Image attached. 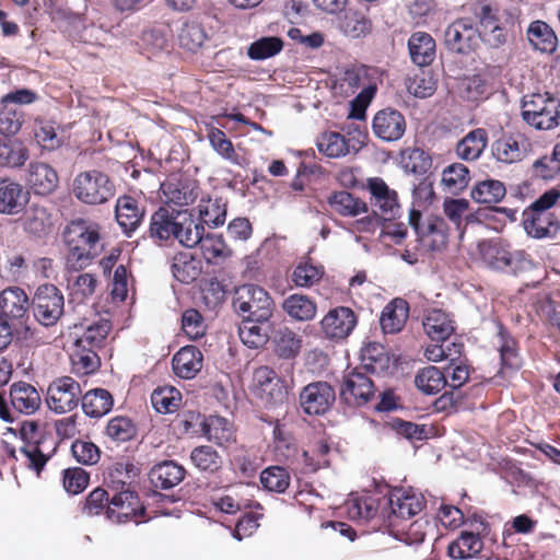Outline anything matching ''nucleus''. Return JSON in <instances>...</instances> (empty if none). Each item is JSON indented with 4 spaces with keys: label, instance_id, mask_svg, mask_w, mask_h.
I'll return each mask as SVG.
<instances>
[{
    "label": "nucleus",
    "instance_id": "nucleus-30",
    "mask_svg": "<svg viewBox=\"0 0 560 560\" xmlns=\"http://www.w3.org/2000/svg\"><path fill=\"white\" fill-rule=\"evenodd\" d=\"M13 408L25 415L34 413L42 404L40 395L34 386L25 382L14 383L10 388Z\"/></svg>",
    "mask_w": 560,
    "mask_h": 560
},
{
    "label": "nucleus",
    "instance_id": "nucleus-40",
    "mask_svg": "<svg viewBox=\"0 0 560 560\" xmlns=\"http://www.w3.org/2000/svg\"><path fill=\"white\" fill-rule=\"evenodd\" d=\"M110 331V323L101 318L97 322L86 325L84 331L77 338L74 347L78 349H100L105 343Z\"/></svg>",
    "mask_w": 560,
    "mask_h": 560
},
{
    "label": "nucleus",
    "instance_id": "nucleus-22",
    "mask_svg": "<svg viewBox=\"0 0 560 560\" xmlns=\"http://www.w3.org/2000/svg\"><path fill=\"white\" fill-rule=\"evenodd\" d=\"M388 503L393 517L408 520L424 508V498L413 490L395 489L390 492Z\"/></svg>",
    "mask_w": 560,
    "mask_h": 560
},
{
    "label": "nucleus",
    "instance_id": "nucleus-11",
    "mask_svg": "<svg viewBox=\"0 0 560 560\" xmlns=\"http://www.w3.org/2000/svg\"><path fill=\"white\" fill-rule=\"evenodd\" d=\"M80 397V384L70 376H61L49 384L46 404L51 411L66 413L77 408Z\"/></svg>",
    "mask_w": 560,
    "mask_h": 560
},
{
    "label": "nucleus",
    "instance_id": "nucleus-48",
    "mask_svg": "<svg viewBox=\"0 0 560 560\" xmlns=\"http://www.w3.org/2000/svg\"><path fill=\"white\" fill-rule=\"evenodd\" d=\"M415 384L427 395H434L447 385L446 375L436 366H428L418 372Z\"/></svg>",
    "mask_w": 560,
    "mask_h": 560
},
{
    "label": "nucleus",
    "instance_id": "nucleus-19",
    "mask_svg": "<svg viewBox=\"0 0 560 560\" xmlns=\"http://www.w3.org/2000/svg\"><path fill=\"white\" fill-rule=\"evenodd\" d=\"M143 513L144 508L140 505L137 494L129 489L115 493L106 510L107 517L116 523L131 521Z\"/></svg>",
    "mask_w": 560,
    "mask_h": 560
},
{
    "label": "nucleus",
    "instance_id": "nucleus-23",
    "mask_svg": "<svg viewBox=\"0 0 560 560\" xmlns=\"http://www.w3.org/2000/svg\"><path fill=\"white\" fill-rule=\"evenodd\" d=\"M357 317L348 307H337L329 311L320 325L326 337L331 339L346 338L354 328Z\"/></svg>",
    "mask_w": 560,
    "mask_h": 560
},
{
    "label": "nucleus",
    "instance_id": "nucleus-39",
    "mask_svg": "<svg viewBox=\"0 0 560 560\" xmlns=\"http://www.w3.org/2000/svg\"><path fill=\"white\" fill-rule=\"evenodd\" d=\"M282 308L291 318L300 322L312 320L317 312V306L313 299L298 293L285 298Z\"/></svg>",
    "mask_w": 560,
    "mask_h": 560
},
{
    "label": "nucleus",
    "instance_id": "nucleus-43",
    "mask_svg": "<svg viewBox=\"0 0 560 560\" xmlns=\"http://www.w3.org/2000/svg\"><path fill=\"white\" fill-rule=\"evenodd\" d=\"M28 158V149L21 140L0 139V167H20Z\"/></svg>",
    "mask_w": 560,
    "mask_h": 560
},
{
    "label": "nucleus",
    "instance_id": "nucleus-54",
    "mask_svg": "<svg viewBox=\"0 0 560 560\" xmlns=\"http://www.w3.org/2000/svg\"><path fill=\"white\" fill-rule=\"evenodd\" d=\"M283 48V42L279 37H261L248 47L247 55L253 60H264L279 54Z\"/></svg>",
    "mask_w": 560,
    "mask_h": 560
},
{
    "label": "nucleus",
    "instance_id": "nucleus-14",
    "mask_svg": "<svg viewBox=\"0 0 560 560\" xmlns=\"http://www.w3.org/2000/svg\"><path fill=\"white\" fill-rule=\"evenodd\" d=\"M445 47L456 54L468 55L478 46V31L470 19H458L444 31Z\"/></svg>",
    "mask_w": 560,
    "mask_h": 560
},
{
    "label": "nucleus",
    "instance_id": "nucleus-44",
    "mask_svg": "<svg viewBox=\"0 0 560 560\" xmlns=\"http://www.w3.org/2000/svg\"><path fill=\"white\" fill-rule=\"evenodd\" d=\"M202 432L209 441L218 445H225L234 441L233 425L225 418L213 416L202 423Z\"/></svg>",
    "mask_w": 560,
    "mask_h": 560
},
{
    "label": "nucleus",
    "instance_id": "nucleus-7",
    "mask_svg": "<svg viewBox=\"0 0 560 560\" xmlns=\"http://www.w3.org/2000/svg\"><path fill=\"white\" fill-rule=\"evenodd\" d=\"M72 191L84 203L101 205L114 196L115 188L106 174L92 170L75 176Z\"/></svg>",
    "mask_w": 560,
    "mask_h": 560
},
{
    "label": "nucleus",
    "instance_id": "nucleus-21",
    "mask_svg": "<svg viewBox=\"0 0 560 560\" xmlns=\"http://www.w3.org/2000/svg\"><path fill=\"white\" fill-rule=\"evenodd\" d=\"M30 307L28 298L25 292L18 287H11L3 290L0 294L1 315L15 322V325L27 329L24 317Z\"/></svg>",
    "mask_w": 560,
    "mask_h": 560
},
{
    "label": "nucleus",
    "instance_id": "nucleus-36",
    "mask_svg": "<svg viewBox=\"0 0 560 560\" xmlns=\"http://www.w3.org/2000/svg\"><path fill=\"white\" fill-rule=\"evenodd\" d=\"M143 211L139 209L138 202L130 196H122L116 202V220L122 231L129 235L142 220Z\"/></svg>",
    "mask_w": 560,
    "mask_h": 560
},
{
    "label": "nucleus",
    "instance_id": "nucleus-31",
    "mask_svg": "<svg viewBox=\"0 0 560 560\" xmlns=\"http://www.w3.org/2000/svg\"><path fill=\"white\" fill-rule=\"evenodd\" d=\"M423 329L433 341L444 342L454 332V322L442 310H430L423 319Z\"/></svg>",
    "mask_w": 560,
    "mask_h": 560
},
{
    "label": "nucleus",
    "instance_id": "nucleus-9",
    "mask_svg": "<svg viewBox=\"0 0 560 560\" xmlns=\"http://www.w3.org/2000/svg\"><path fill=\"white\" fill-rule=\"evenodd\" d=\"M533 152L529 137L520 131L503 132L491 144V154L497 162L514 164L524 161Z\"/></svg>",
    "mask_w": 560,
    "mask_h": 560
},
{
    "label": "nucleus",
    "instance_id": "nucleus-37",
    "mask_svg": "<svg viewBox=\"0 0 560 560\" xmlns=\"http://www.w3.org/2000/svg\"><path fill=\"white\" fill-rule=\"evenodd\" d=\"M82 410L92 418H101L108 413L113 408V397L104 388H94L82 396Z\"/></svg>",
    "mask_w": 560,
    "mask_h": 560
},
{
    "label": "nucleus",
    "instance_id": "nucleus-20",
    "mask_svg": "<svg viewBox=\"0 0 560 560\" xmlns=\"http://www.w3.org/2000/svg\"><path fill=\"white\" fill-rule=\"evenodd\" d=\"M523 217L524 229L533 238H555L560 230V222L553 213L526 209Z\"/></svg>",
    "mask_w": 560,
    "mask_h": 560
},
{
    "label": "nucleus",
    "instance_id": "nucleus-41",
    "mask_svg": "<svg viewBox=\"0 0 560 560\" xmlns=\"http://www.w3.org/2000/svg\"><path fill=\"white\" fill-rule=\"evenodd\" d=\"M269 322H257L254 319H243L238 328V335L244 345L249 348H260L269 339Z\"/></svg>",
    "mask_w": 560,
    "mask_h": 560
},
{
    "label": "nucleus",
    "instance_id": "nucleus-57",
    "mask_svg": "<svg viewBox=\"0 0 560 560\" xmlns=\"http://www.w3.org/2000/svg\"><path fill=\"white\" fill-rule=\"evenodd\" d=\"M275 345L276 351L280 357L293 358L299 353L302 340L289 328H281L276 332Z\"/></svg>",
    "mask_w": 560,
    "mask_h": 560
},
{
    "label": "nucleus",
    "instance_id": "nucleus-25",
    "mask_svg": "<svg viewBox=\"0 0 560 560\" xmlns=\"http://www.w3.org/2000/svg\"><path fill=\"white\" fill-rule=\"evenodd\" d=\"M203 355L195 346L180 348L172 360L174 373L185 380H190L202 369Z\"/></svg>",
    "mask_w": 560,
    "mask_h": 560
},
{
    "label": "nucleus",
    "instance_id": "nucleus-10",
    "mask_svg": "<svg viewBox=\"0 0 560 560\" xmlns=\"http://www.w3.org/2000/svg\"><path fill=\"white\" fill-rule=\"evenodd\" d=\"M65 300L62 293L54 284L37 288L32 302L36 320L43 326H54L62 316Z\"/></svg>",
    "mask_w": 560,
    "mask_h": 560
},
{
    "label": "nucleus",
    "instance_id": "nucleus-26",
    "mask_svg": "<svg viewBox=\"0 0 560 560\" xmlns=\"http://www.w3.org/2000/svg\"><path fill=\"white\" fill-rule=\"evenodd\" d=\"M363 143L364 141L359 139L346 140V138L338 132L323 133L316 142L319 152L332 159L345 156L352 151L358 152Z\"/></svg>",
    "mask_w": 560,
    "mask_h": 560
},
{
    "label": "nucleus",
    "instance_id": "nucleus-2",
    "mask_svg": "<svg viewBox=\"0 0 560 560\" xmlns=\"http://www.w3.org/2000/svg\"><path fill=\"white\" fill-rule=\"evenodd\" d=\"M63 237L68 247L66 267L69 271L85 269L103 250L100 225L93 221H71L65 229Z\"/></svg>",
    "mask_w": 560,
    "mask_h": 560
},
{
    "label": "nucleus",
    "instance_id": "nucleus-3",
    "mask_svg": "<svg viewBox=\"0 0 560 560\" xmlns=\"http://www.w3.org/2000/svg\"><path fill=\"white\" fill-rule=\"evenodd\" d=\"M409 224L417 234L420 247L417 252L406 249L401 258L410 265L419 260L418 252L440 250L446 243V225L442 218L430 217L422 220L420 211L412 209L409 213Z\"/></svg>",
    "mask_w": 560,
    "mask_h": 560
},
{
    "label": "nucleus",
    "instance_id": "nucleus-58",
    "mask_svg": "<svg viewBox=\"0 0 560 560\" xmlns=\"http://www.w3.org/2000/svg\"><path fill=\"white\" fill-rule=\"evenodd\" d=\"M198 245H200L202 255L208 262H212L219 258H226L231 254L223 237L219 235L208 234L205 236L203 234Z\"/></svg>",
    "mask_w": 560,
    "mask_h": 560
},
{
    "label": "nucleus",
    "instance_id": "nucleus-13",
    "mask_svg": "<svg viewBox=\"0 0 560 560\" xmlns=\"http://www.w3.org/2000/svg\"><path fill=\"white\" fill-rule=\"evenodd\" d=\"M478 19V40L482 39L492 48H499L506 43L508 30L498 9L490 4H481L476 11Z\"/></svg>",
    "mask_w": 560,
    "mask_h": 560
},
{
    "label": "nucleus",
    "instance_id": "nucleus-56",
    "mask_svg": "<svg viewBox=\"0 0 560 560\" xmlns=\"http://www.w3.org/2000/svg\"><path fill=\"white\" fill-rule=\"evenodd\" d=\"M260 482L268 491L282 493L290 485V476L283 467L271 466L261 471Z\"/></svg>",
    "mask_w": 560,
    "mask_h": 560
},
{
    "label": "nucleus",
    "instance_id": "nucleus-62",
    "mask_svg": "<svg viewBox=\"0 0 560 560\" xmlns=\"http://www.w3.org/2000/svg\"><path fill=\"white\" fill-rule=\"evenodd\" d=\"M435 89L436 84L433 77L425 72L409 78L407 82L408 92L419 98L431 96Z\"/></svg>",
    "mask_w": 560,
    "mask_h": 560
},
{
    "label": "nucleus",
    "instance_id": "nucleus-28",
    "mask_svg": "<svg viewBox=\"0 0 560 560\" xmlns=\"http://www.w3.org/2000/svg\"><path fill=\"white\" fill-rule=\"evenodd\" d=\"M337 88L348 96L359 89L365 91L368 88H376V85L372 81L370 69L361 65L345 69L337 80Z\"/></svg>",
    "mask_w": 560,
    "mask_h": 560
},
{
    "label": "nucleus",
    "instance_id": "nucleus-16",
    "mask_svg": "<svg viewBox=\"0 0 560 560\" xmlns=\"http://www.w3.org/2000/svg\"><path fill=\"white\" fill-rule=\"evenodd\" d=\"M368 189L371 194L370 203L374 214L383 220H392L399 213L397 192L390 189L382 178H370Z\"/></svg>",
    "mask_w": 560,
    "mask_h": 560
},
{
    "label": "nucleus",
    "instance_id": "nucleus-45",
    "mask_svg": "<svg viewBox=\"0 0 560 560\" xmlns=\"http://www.w3.org/2000/svg\"><path fill=\"white\" fill-rule=\"evenodd\" d=\"M328 203L334 211L343 217H355L368 211L364 201L346 190L334 192L329 196Z\"/></svg>",
    "mask_w": 560,
    "mask_h": 560
},
{
    "label": "nucleus",
    "instance_id": "nucleus-34",
    "mask_svg": "<svg viewBox=\"0 0 560 560\" xmlns=\"http://www.w3.org/2000/svg\"><path fill=\"white\" fill-rule=\"evenodd\" d=\"M409 314L408 303L402 299H395L388 303L381 315L380 324L385 334H396L405 326Z\"/></svg>",
    "mask_w": 560,
    "mask_h": 560
},
{
    "label": "nucleus",
    "instance_id": "nucleus-59",
    "mask_svg": "<svg viewBox=\"0 0 560 560\" xmlns=\"http://www.w3.org/2000/svg\"><path fill=\"white\" fill-rule=\"evenodd\" d=\"M201 224L210 228H218L224 224L226 218V206L217 199L205 206H199V215L196 217Z\"/></svg>",
    "mask_w": 560,
    "mask_h": 560
},
{
    "label": "nucleus",
    "instance_id": "nucleus-8",
    "mask_svg": "<svg viewBox=\"0 0 560 560\" xmlns=\"http://www.w3.org/2000/svg\"><path fill=\"white\" fill-rule=\"evenodd\" d=\"M479 253L483 264L493 270L516 273L530 264L525 253L511 252L505 244L498 241L480 243Z\"/></svg>",
    "mask_w": 560,
    "mask_h": 560
},
{
    "label": "nucleus",
    "instance_id": "nucleus-46",
    "mask_svg": "<svg viewBox=\"0 0 560 560\" xmlns=\"http://www.w3.org/2000/svg\"><path fill=\"white\" fill-rule=\"evenodd\" d=\"M527 37L532 46L541 52H552L557 47V36L551 27L542 21L530 23Z\"/></svg>",
    "mask_w": 560,
    "mask_h": 560
},
{
    "label": "nucleus",
    "instance_id": "nucleus-60",
    "mask_svg": "<svg viewBox=\"0 0 560 560\" xmlns=\"http://www.w3.org/2000/svg\"><path fill=\"white\" fill-rule=\"evenodd\" d=\"M324 275L322 266H315L307 261L300 262L293 270L292 281L296 287L310 288L317 283Z\"/></svg>",
    "mask_w": 560,
    "mask_h": 560
},
{
    "label": "nucleus",
    "instance_id": "nucleus-12",
    "mask_svg": "<svg viewBox=\"0 0 560 560\" xmlns=\"http://www.w3.org/2000/svg\"><path fill=\"white\" fill-rule=\"evenodd\" d=\"M368 373L360 366L345 373L340 396L347 404L365 405L375 396L376 386Z\"/></svg>",
    "mask_w": 560,
    "mask_h": 560
},
{
    "label": "nucleus",
    "instance_id": "nucleus-47",
    "mask_svg": "<svg viewBox=\"0 0 560 560\" xmlns=\"http://www.w3.org/2000/svg\"><path fill=\"white\" fill-rule=\"evenodd\" d=\"M207 138L211 148L224 160L233 165H243V159L235 152L232 141L220 128L211 127L208 130Z\"/></svg>",
    "mask_w": 560,
    "mask_h": 560
},
{
    "label": "nucleus",
    "instance_id": "nucleus-55",
    "mask_svg": "<svg viewBox=\"0 0 560 560\" xmlns=\"http://www.w3.org/2000/svg\"><path fill=\"white\" fill-rule=\"evenodd\" d=\"M190 459L194 465L202 471L214 472L219 470L222 465L220 455L209 445L194 448L190 454Z\"/></svg>",
    "mask_w": 560,
    "mask_h": 560
},
{
    "label": "nucleus",
    "instance_id": "nucleus-42",
    "mask_svg": "<svg viewBox=\"0 0 560 560\" xmlns=\"http://www.w3.org/2000/svg\"><path fill=\"white\" fill-rule=\"evenodd\" d=\"M201 270V260L194 257L190 253H179L173 258V276L183 283L195 281L200 276Z\"/></svg>",
    "mask_w": 560,
    "mask_h": 560
},
{
    "label": "nucleus",
    "instance_id": "nucleus-50",
    "mask_svg": "<svg viewBox=\"0 0 560 560\" xmlns=\"http://www.w3.org/2000/svg\"><path fill=\"white\" fill-rule=\"evenodd\" d=\"M182 401V395L173 386L159 387L151 395V402L160 413H171L177 410Z\"/></svg>",
    "mask_w": 560,
    "mask_h": 560
},
{
    "label": "nucleus",
    "instance_id": "nucleus-17",
    "mask_svg": "<svg viewBox=\"0 0 560 560\" xmlns=\"http://www.w3.org/2000/svg\"><path fill=\"white\" fill-rule=\"evenodd\" d=\"M335 390L327 382H313L300 393V406L307 415H324L335 401Z\"/></svg>",
    "mask_w": 560,
    "mask_h": 560
},
{
    "label": "nucleus",
    "instance_id": "nucleus-38",
    "mask_svg": "<svg viewBox=\"0 0 560 560\" xmlns=\"http://www.w3.org/2000/svg\"><path fill=\"white\" fill-rule=\"evenodd\" d=\"M487 143V131L482 128L474 129L457 143L456 154L462 160L475 161L481 155Z\"/></svg>",
    "mask_w": 560,
    "mask_h": 560
},
{
    "label": "nucleus",
    "instance_id": "nucleus-24",
    "mask_svg": "<svg viewBox=\"0 0 560 560\" xmlns=\"http://www.w3.org/2000/svg\"><path fill=\"white\" fill-rule=\"evenodd\" d=\"M253 389L266 405L283 400L284 394L275 371L268 366H260L253 375Z\"/></svg>",
    "mask_w": 560,
    "mask_h": 560
},
{
    "label": "nucleus",
    "instance_id": "nucleus-51",
    "mask_svg": "<svg viewBox=\"0 0 560 560\" xmlns=\"http://www.w3.org/2000/svg\"><path fill=\"white\" fill-rule=\"evenodd\" d=\"M469 180V170L460 163L448 165L442 173V184L452 194L463 191L468 186Z\"/></svg>",
    "mask_w": 560,
    "mask_h": 560
},
{
    "label": "nucleus",
    "instance_id": "nucleus-4",
    "mask_svg": "<svg viewBox=\"0 0 560 560\" xmlns=\"http://www.w3.org/2000/svg\"><path fill=\"white\" fill-rule=\"evenodd\" d=\"M20 434L25 445L21 447V455L25 458V465L37 475L55 454L57 443L51 436H45L39 432V424L34 420L23 421Z\"/></svg>",
    "mask_w": 560,
    "mask_h": 560
},
{
    "label": "nucleus",
    "instance_id": "nucleus-49",
    "mask_svg": "<svg viewBox=\"0 0 560 560\" xmlns=\"http://www.w3.org/2000/svg\"><path fill=\"white\" fill-rule=\"evenodd\" d=\"M505 187L503 183L495 179H487L478 183L471 189V198L479 203H497L505 196Z\"/></svg>",
    "mask_w": 560,
    "mask_h": 560
},
{
    "label": "nucleus",
    "instance_id": "nucleus-35",
    "mask_svg": "<svg viewBox=\"0 0 560 560\" xmlns=\"http://www.w3.org/2000/svg\"><path fill=\"white\" fill-rule=\"evenodd\" d=\"M361 366L369 373L382 374L390 366V357L385 347L377 342H369L361 351Z\"/></svg>",
    "mask_w": 560,
    "mask_h": 560
},
{
    "label": "nucleus",
    "instance_id": "nucleus-27",
    "mask_svg": "<svg viewBox=\"0 0 560 560\" xmlns=\"http://www.w3.org/2000/svg\"><path fill=\"white\" fill-rule=\"evenodd\" d=\"M28 192L22 185L10 179L0 182V212L4 214H16L21 212L28 201Z\"/></svg>",
    "mask_w": 560,
    "mask_h": 560
},
{
    "label": "nucleus",
    "instance_id": "nucleus-29",
    "mask_svg": "<svg viewBox=\"0 0 560 560\" xmlns=\"http://www.w3.org/2000/svg\"><path fill=\"white\" fill-rule=\"evenodd\" d=\"M185 474V468L179 464L174 460H164L151 468L150 480L155 488L167 490L179 485Z\"/></svg>",
    "mask_w": 560,
    "mask_h": 560
},
{
    "label": "nucleus",
    "instance_id": "nucleus-61",
    "mask_svg": "<svg viewBox=\"0 0 560 560\" xmlns=\"http://www.w3.org/2000/svg\"><path fill=\"white\" fill-rule=\"evenodd\" d=\"M136 434V427L127 417H115L106 425V435L116 442H125Z\"/></svg>",
    "mask_w": 560,
    "mask_h": 560
},
{
    "label": "nucleus",
    "instance_id": "nucleus-6",
    "mask_svg": "<svg viewBox=\"0 0 560 560\" xmlns=\"http://www.w3.org/2000/svg\"><path fill=\"white\" fill-rule=\"evenodd\" d=\"M234 311L243 319L269 322L272 315V300L268 292L254 284H244L235 290Z\"/></svg>",
    "mask_w": 560,
    "mask_h": 560
},
{
    "label": "nucleus",
    "instance_id": "nucleus-63",
    "mask_svg": "<svg viewBox=\"0 0 560 560\" xmlns=\"http://www.w3.org/2000/svg\"><path fill=\"white\" fill-rule=\"evenodd\" d=\"M89 485L88 472L80 468H68L63 472V487L67 492L78 494L82 492Z\"/></svg>",
    "mask_w": 560,
    "mask_h": 560
},
{
    "label": "nucleus",
    "instance_id": "nucleus-52",
    "mask_svg": "<svg viewBox=\"0 0 560 560\" xmlns=\"http://www.w3.org/2000/svg\"><path fill=\"white\" fill-rule=\"evenodd\" d=\"M21 223L27 233L37 236L45 234L50 226L49 217L43 207L27 209L21 218Z\"/></svg>",
    "mask_w": 560,
    "mask_h": 560
},
{
    "label": "nucleus",
    "instance_id": "nucleus-18",
    "mask_svg": "<svg viewBox=\"0 0 560 560\" xmlns=\"http://www.w3.org/2000/svg\"><path fill=\"white\" fill-rule=\"evenodd\" d=\"M372 129L374 135L384 141H397L405 135L406 119L399 110L384 108L375 114Z\"/></svg>",
    "mask_w": 560,
    "mask_h": 560
},
{
    "label": "nucleus",
    "instance_id": "nucleus-5",
    "mask_svg": "<svg viewBox=\"0 0 560 560\" xmlns=\"http://www.w3.org/2000/svg\"><path fill=\"white\" fill-rule=\"evenodd\" d=\"M523 120L538 130H551L560 125V100L546 93L524 97Z\"/></svg>",
    "mask_w": 560,
    "mask_h": 560
},
{
    "label": "nucleus",
    "instance_id": "nucleus-32",
    "mask_svg": "<svg viewBox=\"0 0 560 560\" xmlns=\"http://www.w3.org/2000/svg\"><path fill=\"white\" fill-rule=\"evenodd\" d=\"M28 183L36 194L47 195L57 188L59 177L50 165L35 162L30 164Z\"/></svg>",
    "mask_w": 560,
    "mask_h": 560
},
{
    "label": "nucleus",
    "instance_id": "nucleus-1",
    "mask_svg": "<svg viewBox=\"0 0 560 560\" xmlns=\"http://www.w3.org/2000/svg\"><path fill=\"white\" fill-rule=\"evenodd\" d=\"M205 233V226L188 210H168L160 208L150 221L149 234L159 241L176 240L182 246H197Z\"/></svg>",
    "mask_w": 560,
    "mask_h": 560
},
{
    "label": "nucleus",
    "instance_id": "nucleus-64",
    "mask_svg": "<svg viewBox=\"0 0 560 560\" xmlns=\"http://www.w3.org/2000/svg\"><path fill=\"white\" fill-rule=\"evenodd\" d=\"M161 188L166 198V202L174 203L176 206H186L195 200L192 190L186 187H180L178 184H162Z\"/></svg>",
    "mask_w": 560,
    "mask_h": 560
},
{
    "label": "nucleus",
    "instance_id": "nucleus-15",
    "mask_svg": "<svg viewBox=\"0 0 560 560\" xmlns=\"http://www.w3.org/2000/svg\"><path fill=\"white\" fill-rule=\"evenodd\" d=\"M476 532H463L460 536L448 546V555L453 559H467L478 555L483 547L480 535L488 533V524L481 517L474 515L467 521Z\"/></svg>",
    "mask_w": 560,
    "mask_h": 560
},
{
    "label": "nucleus",
    "instance_id": "nucleus-53",
    "mask_svg": "<svg viewBox=\"0 0 560 560\" xmlns=\"http://www.w3.org/2000/svg\"><path fill=\"white\" fill-rule=\"evenodd\" d=\"M207 39V34L197 22H186L183 24L178 40L179 45L188 51H197Z\"/></svg>",
    "mask_w": 560,
    "mask_h": 560
},
{
    "label": "nucleus",
    "instance_id": "nucleus-33",
    "mask_svg": "<svg viewBox=\"0 0 560 560\" xmlns=\"http://www.w3.org/2000/svg\"><path fill=\"white\" fill-rule=\"evenodd\" d=\"M410 58L419 67L430 65L435 58V40L424 32H416L408 39Z\"/></svg>",
    "mask_w": 560,
    "mask_h": 560
}]
</instances>
